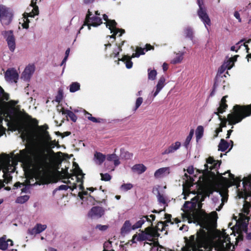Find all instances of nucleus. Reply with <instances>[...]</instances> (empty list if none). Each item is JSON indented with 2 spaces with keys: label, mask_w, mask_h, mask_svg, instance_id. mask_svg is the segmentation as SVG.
<instances>
[{
  "label": "nucleus",
  "mask_w": 251,
  "mask_h": 251,
  "mask_svg": "<svg viewBox=\"0 0 251 251\" xmlns=\"http://www.w3.org/2000/svg\"><path fill=\"white\" fill-rule=\"evenodd\" d=\"M193 134H194V130L192 129V130H190L189 134L187 137V138L186 139V140L185 141L184 146L185 147H187V146L190 143V141H191V139H192V138L193 137Z\"/></svg>",
  "instance_id": "obj_42"
},
{
  "label": "nucleus",
  "mask_w": 251,
  "mask_h": 251,
  "mask_svg": "<svg viewBox=\"0 0 251 251\" xmlns=\"http://www.w3.org/2000/svg\"><path fill=\"white\" fill-rule=\"evenodd\" d=\"M183 53L176 54V56L172 60L173 64H177L180 63L183 60Z\"/></svg>",
  "instance_id": "obj_40"
},
{
  "label": "nucleus",
  "mask_w": 251,
  "mask_h": 251,
  "mask_svg": "<svg viewBox=\"0 0 251 251\" xmlns=\"http://www.w3.org/2000/svg\"><path fill=\"white\" fill-rule=\"evenodd\" d=\"M68 188H69V185H62L59 186V190H67Z\"/></svg>",
  "instance_id": "obj_58"
},
{
  "label": "nucleus",
  "mask_w": 251,
  "mask_h": 251,
  "mask_svg": "<svg viewBox=\"0 0 251 251\" xmlns=\"http://www.w3.org/2000/svg\"><path fill=\"white\" fill-rule=\"evenodd\" d=\"M104 213V210L103 208L99 206H95L91 209L88 214V216L92 219H98L103 215Z\"/></svg>",
  "instance_id": "obj_15"
},
{
  "label": "nucleus",
  "mask_w": 251,
  "mask_h": 251,
  "mask_svg": "<svg viewBox=\"0 0 251 251\" xmlns=\"http://www.w3.org/2000/svg\"><path fill=\"white\" fill-rule=\"evenodd\" d=\"M44 145L49 148H53L56 146L57 143L55 140L52 141L51 139L49 142L45 143Z\"/></svg>",
  "instance_id": "obj_47"
},
{
  "label": "nucleus",
  "mask_w": 251,
  "mask_h": 251,
  "mask_svg": "<svg viewBox=\"0 0 251 251\" xmlns=\"http://www.w3.org/2000/svg\"><path fill=\"white\" fill-rule=\"evenodd\" d=\"M4 133V128L0 126V136L2 135Z\"/></svg>",
  "instance_id": "obj_63"
},
{
  "label": "nucleus",
  "mask_w": 251,
  "mask_h": 251,
  "mask_svg": "<svg viewBox=\"0 0 251 251\" xmlns=\"http://www.w3.org/2000/svg\"><path fill=\"white\" fill-rule=\"evenodd\" d=\"M132 229V226L129 220H126L124 223L121 229V233L123 235L128 234Z\"/></svg>",
  "instance_id": "obj_21"
},
{
  "label": "nucleus",
  "mask_w": 251,
  "mask_h": 251,
  "mask_svg": "<svg viewBox=\"0 0 251 251\" xmlns=\"http://www.w3.org/2000/svg\"><path fill=\"white\" fill-rule=\"evenodd\" d=\"M251 205L249 202L245 201L243 207V212L244 213L240 214L238 219H235L236 224L234 226L238 232L246 231L247 227L248 224L249 219L246 216L249 214V208Z\"/></svg>",
  "instance_id": "obj_5"
},
{
  "label": "nucleus",
  "mask_w": 251,
  "mask_h": 251,
  "mask_svg": "<svg viewBox=\"0 0 251 251\" xmlns=\"http://www.w3.org/2000/svg\"><path fill=\"white\" fill-rule=\"evenodd\" d=\"M251 106L236 105L227 115L226 118H222L221 116H219V119L221 121L220 127H226L227 122L230 125H234L241 122L243 119L251 115V109H250Z\"/></svg>",
  "instance_id": "obj_3"
},
{
  "label": "nucleus",
  "mask_w": 251,
  "mask_h": 251,
  "mask_svg": "<svg viewBox=\"0 0 251 251\" xmlns=\"http://www.w3.org/2000/svg\"><path fill=\"white\" fill-rule=\"evenodd\" d=\"M234 65V61L233 59H229L226 62H225L222 66V68H224V69H227L230 70Z\"/></svg>",
  "instance_id": "obj_38"
},
{
  "label": "nucleus",
  "mask_w": 251,
  "mask_h": 251,
  "mask_svg": "<svg viewBox=\"0 0 251 251\" xmlns=\"http://www.w3.org/2000/svg\"><path fill=\"white\" fill-rule=\"evenodd\" d=\"M111 242L107 241L105 242L103 245V251H114L113 250H109L111 247Z\"/></svg>",
  "instance_id": "obj_49"
},
{
  "label": "nucleus",
  "mask_w": 251,
  "mask_h": 251,
  "mask_svg": "<svg viewBox=\"0 0 251 251\" xmlns=\"http://www.w3.org/2000/svg\"><path fill=\"white\" fill-rule=\"evenodd\" d=\"M9 245L13 246V241L10 239L6 240L5 237H1L0 238V249L2 250H6Z\"/></svg>",
  "instance_id": "obj_23"
},
{
  "label": "nucleus",
  "mask_w": 251,
  "mask_h": 251,
  "mask_svg": "<svg viewBox=\"0 0 251 251\" xmlns=\"http://www.w3.org/2000/svg\"><path fill=\"white\" fill-rule=\"evenodd\" d=\"M170 173V168L169 167H162L158 169L154 173V177L156 179L163 178Z\"/></svg>",
  "instance_id": "obj_18"
},
{
  "label": "nucleus",
  "mask_w": 251,
  "mask_h": 251,
  "mask_svg": "<svg viewBox=\"0 0 251 251\" xmlns=\"http://www.w3.org/2000/svg\"><path fill=\"white\" fill-rule=\"evenodd\" d=\"M63 114H66L73 121L75 122L77 120V117L76 115L71 111L70 110H64V109L62 111Z\"/></svg>",
  "instance_id": "obj_35"
},
{
  "label": "nucleus",
  "mask_w": 251,
  "mask_h": 251,
  "mask_svg": "<svg viewBox=\"0 0 251 251\" xmlns=\"http://www.w3.org/2000/svg\"><path fill=\"white\" fill-rule=\"evenodd\" d=\"M187 172L189 174H192L194 173V168L192 166H190L187 170Z\"/></svg>",
  "instance_id": "obj_60"
},
{
  "label": "nucleus",
  "mask_w": 251,
  "mask_h": 251,
  "mask_svg": "<svg viewBox=\"0 0 251 251\" xmlns=\"http://www.w3.org/2000/svg\"><path fill=\"white\" fill-rule=\"evenodd\" d=\"M121 51V49L120 46L116 47L113 52L110 55L111 57H115L118 55L119 52Z\"/></svg>",
  "instance_id": "obj_51"
},
{
  "label": "nucleus",
  "mask_w": 251,
  "mask_h": 251,
  "mask_svg": "<svg viewBox=\"0 0 251 251\" xmlns=\"http://www.w3.org/2000/svg\"><path fill=\"white\" fill-rule=\"evenodd\" d=\"M47 228L46 225L37 224L33 228L29 230V233L31 235H36L39 234Z\"/></svg>",
  "instance_id": "obj_22"
},
{
  "label": "nucleus",
  "mask_w": 251,
  "mask_h": 251,
  "mask_svg": "<svg viewBox=\"0 0 251 251\" xmlns=\"http://www.w3.org/2000/svg\"><path fill=\"white\" fill-rule=\"evenodd\" d=\"M185 177L183 178L185 179V182L183 184V194L184 195L183 199L186 200L191 194L195 195V193L193 191H190L189 188L193 185V180L190 177L188 178V176L186 174H185Z\"/></svg>",
  "instance_id": "obj_14"
},
{
  "label": "nucleus",
  "mask_w": 251,
  "mask_h": 251,
  "mask_svg": "<svg viewBox=\"0 0 251 251\" xmlns=\"http://www.w3.org/2000/svg\"><path fill=\"white\" fill-rule=\"evenodd\" d=\"M106 159L109 162H113L115 166H117L121 163L119 157L114 153L108 154Z\"/></svg>",
  "instance_id": "obj_26"
},
{
  "label": "nucleus",
  "mask_w": 251,
  "mask_h": 251,
  "mask_svg": "<svg viewBox=\"0 0 251 251\" xmlns=\"http://www.w3.org/2000/svg\"><path fill=\"white\" fill-rule=\"evenodd\" d=\"M94 159L96 164L100 165L105 159V156L100 152H96L94 154Z\"/></svg>",
  "instance_id": "obj_30"
},
{
  "label": "nucleus",
  "mask_w": 251,
  "mask_h": 251,
  "mask_svg": "<svg viewBox=\"0 0 251 251\" xmlns=\"http://www.w3.org/2000/svg\"><path fill=\"white\" fill-rule=\"evenodd\" d=\"M28 17H29L26 13H24L23 14V17L21 19V21L20 22V24L21 25L23 28L24 29H28L29 27V23H30V21L28 19Z\"/></svg>",
  "instance_id": "obj_29"
},
{
  "label": "nucleus",
  "mask_w": 251,
  "mask_h": 251,
  "mask_svg": "<svg viewBox=\"0 0 251 251\" xmlns=\"http://www.w3.org/2000/svg\"><path fill=\"white\" fill-rule=\"evenodd\" d=\"M166 79L164 76H161L157 81V84L154 90L151 92V95L153 98H155L157 96L161 90L165 85Z\"/></svg>",
  "instance_id": "obj_17"
},
{
  "label": "nucleus",
  "mask_w": 251,
  "mask_h": 251,
  "mask_svg": "<svg viewBox=\"0 0 251 251\" xmlns=\"http://www.w3.org/2000/svg\"><path fill=\"white\" fill-rule=\"evenodd\" d=\"M48 128V126L47 125H44L42 126H38L36 130V136L37 138L43 140L44 144L49 142L51 139L49 132L47 131Z\"/></svg>",
  "instance_id": "obj_13"
},
{
  "label": "nucleus",
  "mask_w": 251,
  "mask_h": 251,
  "mask_svg": "<svg viewBox=\"0 0 251 251\" xmlns=\"http://www.w3.org/2000/svg\"><path fill=\"white\" fill-rule=\"evenodd\" d=\"M131 169L133 172L140 175L146 171L147 167L143 164H137L133 166Z\"/></svg>",
  "instance_id": "obj_25"
},
{
  "label": "nucleus",
  "mask_w": 251,
  "mask_h": 251,
  "mask_svg": "<svg viewBox=\"0 0 251 251\" xmlns=\"http://www.w3.org/2000/svg\"><path fill=\"white\" fill-rule=\"evenodd\" d=\"M163 70L164 71H166L168 69V64L166 63H164L162 65Z\"/></svg>",
  "instance_id": "obj_62"
},
{
  "label": "nucleus",
  "mask_w": 251,
  "mask_h": 251,
  "mask_svg": "<svg viewBox=\"0 0 251 251\" xmlns=\"http://www.w3.org/2000/svg\"><path fill=\"white\" fill-rule=\"evenodd\" d=\"M100 15V13L98 11H95V15H93L92 12L88 11L84 23L80 30L82 29L85 25L87 26L88 30H90L91 26L97 27L100 25L102 23L101 19L99 17Z\"/></svg>",
  "instance_id": "obj_7"
},
{
  "label": "nucleus",
  "mask_w": 251,
  "mask_h": 251,
  "mask_svg": "<svg viewBox=\"0 0 251 251\" xmlns=\"http://www.w3.org/2000/svg\"><path fill=\"white\" fill-rule=\"evenodd\" d=\"M152 47L150 45H147L146 49L138 48L135 53L132 55V57H138L140 55L145 54L146 51L152 49Z\"/></svg>",
  "instance_id": "obj_28"
},
{
  "label": "nucleus",
  "mask_w": 251,
  "mask_h": 251,
  "mask_svg": "<svg viewBox=\"0 0 251 251\" xmlns=\"http://www.w3.org/2000/svg\"><path fill=\"white\" fill-rule=\"evenodd\" d=\"M164 222H160L156 226V229L148 227L146 228L144 231H142L138 234H134L131 240L132 243H136L138 241H143L149 240L152 241L153 238H156L159 237L158 231H163L166 230V227L168 226V224H173L174 222L177 224L180 222L178 219H174V221H172L171 215L170 214H165Z\"/></svg>",
  "instance_id": "obj_2"
},
{
  "label": "nucleus",
  "mask_w": 251,
  "mask_h": 251,
  "mask_svg": "<svg viewBox=\"0 0 251 251\" xmlns=\"http://www.w3.org/2000/svg\"><path fill=\"white\" fill-rule=\"evenodd\" d=\"M143 100L141 97H139L137 99L135 102V107L134 110H136L139 106L142 104Z\"/></svg>",
  "instance_id": "obj_50"
},
{
  "label": "nucleus",
  "mask_w": 251,
  "mask_h": 251,
  "mask_svg": "<svg viewBox=\"0 0 251 251\" xmlns=\"http://www.w3.org/2000/svg\"><path fill=\"white\" fill-rule=\"evenodd\" d=\"M84 113L86 116V117L90 121L94 122V123H98L100 122V121L97 119L96 118L92 117V115L87 112V111L84 110Z\"/></svg>",
  "instance_id": "obj_43"
},
{
  "label": "nucleus",
  "mask_w": 251,
  "mask_h": 251,
  "mask_svg": "<svg viewBox=\"0 0 251 251\" xmlns=\"http://www.w3.org/2000/svg\"><path fill=\"white\" fill-rule=\"evenodd\" d=\"M146 221H150L148 216H143L140 220H139L135 224L132 225V229L135 230L136 229L140 228L142 225L145 223Z\"/></svg>",
  "instance_id": "obj_27"
},
{
  "label": "nucleus",
  "mask_w": 251,
  "mask_h": 251,
  "mask_svg": "<svg viewBox=\"0 0 251 251\" xmlns=\"http://www.w3.org/2000/svg\"><path fill=\"white\" fill-rule=\"evenodd\" d=\"M81 191L78 192V196L80 198V199H83V195H86L87 194V192L86 191H83V187L82 186V189L80 190Z\"/></svg>",
  "instance_id": "obj_54"
},
{
  "label": "nucleus",
  "mask_w": 251,
  "mask_h": 251,
  "mask_svg": "<svg viewBox=\"0 0 251 251\" xmlns=\"http://www.w3.org/2000/svg\"><path fill=\"white\" fill-rule=\"evenodd\" d=\"M221 163L214 160L212 157H209L206 160V163L204 164V169L201 170L202 175L199 177L198 181L200 189L202 190L207 189V191L204 194H198L197 196L191 198V201H187L183 205V213L182 215L183 221H187L189 223L195 222V217L193 211L196 208H201V201L204 200L206 196H209L212 193L211 188L217 182H220L226 187L232 185L238 186L240 182V179L235 178L233 175L229 174V178L223 177L220 175V180H217L216 178V174H218V169L220 167Z\"/></svg>",
  "instance_id": "obj_1"
},
{
  "label": "nucleus",
  "mask_w": 251,
  "mask_h": 251,
  "mask_svg": "<svg viewBox=\"0 0 251 251\" xmlns=\"http://www.w3.org/2000/svg\"><path fill=\"white\" fill-rule=\"evenodd\" d=\"M97 228H99L100 230H104L106 229L107 226H101V225H98L97 226Z\"/></svg>",
  "instance_id": "obj_59"
},
{
  "label": "nucleus",
  "mask_w": 251,
  "mask_h": 251,
  "mask_svg": "<svg viewBox=\"0 0 251 251\" xmlns=\"http://www.w3.org/2000/svg\"><path fill=\"white\" fill-rule=\"evenodd\" d=\"M18 77V73L13 69L8 70L5 74V78L6 81L10 82H16Z\"/></svg>",
  "instance_id": "obj_16"
},
{
  "label": "nucleus",
  "mask_w": 251,
  "mask_h": 251,
  "mask_svg": "<svg viewBox=\"0 0 251 251\" xmlns=\"http://www.w3.org/2000/svg\"><path fill=\"white\" fill-rule=\"evenodd\" d=\"M228 144L224 139H221V142L218 146L219 151H225L228 148Z\"/></svg>",
  "instance_id": "obj_34"
},
{
  "label": "nucleus",
  "mask_w": 251,
  "mask_h": 251,
  "mask_svg": "<svg viewBox=\"0 0 251 251\" xmlns=\"http://www.w3.org/2000/svg\"><path fill=\"white\" fill-rule=\"evenodd\" d=\"M222 128L221 127H219L218 129H216V136H217L218 135V134L219 133V132H222Z\"/></svg>",
  "instance_id": "obj_64"
},
{
  "label": "nucleus",
  "mask_w": 251,
  "mask_h": 251,
  "mask_svg": "<svg viewBox=\"0 0 251 251\" xmlns=\"http://www.w3.org/2000/svg\"><path fill=\"white\" fill-rule=\"evenodd\" d=\"M83 176L82 171L78 167H76L74 170V174L69 176L64 182L69 185V188L72 190L77 187H78L79 190H81Z\"/></svg>",
  "instance_id": "obj_4"
},
{
  "label": "nucleus",
  "mask_w": 251,
  "mask_h": 251,
  "mask_svg": "<svg viewBox=\"0 0 251 251\" xmlns=\"http://www.w3.org/2000/svg\"><path fill=\"white\" fill-rule=\"evenodd\" d=\"M35 71L33 65H28L25 69L22 74V77L25 80L28 79Z\"/></svg>",
  "instance_id": "obj_20"
},
{
  "label": "nucleus",
  "mask_w": 251,
  "mask_h": 251,
  "mask_svg": "<svg viewBox=\"0 0 251 251\" xmlns=\"http://www.w3.org/2000/svg\"><path fill=\"white\" fill-rule=\"evenodd\" d=\"M243 42L242 40H241L238 43L236 44L235 46H233L230 48V50L231 51H235L236 52L240 49V47L238 46L239 44Z\"/></svg>",
  "instance_id": "obj_52"
},
{
  "label": "nucleus",
  "mask_w": 251,
  "mask_h": 251,
  "mask_svg": "<svg viewBox=\"0 0 251 251\" xmlns=\"http://www.w3.org/2000/svg\"><path fill=\"white\" fill-rule=\"evenodd\" d=\"M157 199H158V201H159V202L161 203H162L164 205L163 209L159 211V212H162V211H164L165 207L167 205L166 203V200H165L164 197L159 193L158 194V195L157 196Z\"/></svg>",
  "instance_id": "obj_41"
},
{
  "label": "nucleus",
  "mask_w": 251,
  "mask_h": 251,
  "mask_svg": "<svg viewBox=\"0 0 251 251\" xmlns=\"http://www.w3.org/2000/svg\"><path fill=\"white\" fill-rule=\"evenodd\" d=\"M227 200V194L226 190L224 192H217L215 195L212 199V202L214 206L216 207L217 211H220L224 205L225 202Z\"/></svg>",
  "instance_id": "obj_9"
},
{
  "label": "nucleus",
  "mask_w": 251,
  "mask_h": 251,
  "mask_svg": "<svg viewBox=\"0 0 251 251\" xmlns=\"http://www.w3.org/2000/svg\"><path fill=\"white\" fill-rule=\"evenodd\" d=\"M17 101H14V100H11L10 101L8 102V104L11 106L12 107V108L13 109V110L15 111V108L14 107L16 104L17 103Z\"/></svg>",
  "instance_id": "obj_55"
},
{
  "label": "nucleus",
  "mask_w": 251,
  "mask_h": 251,
  "mask_svg": "<svg viewBox=\"0 0 251 251\" xmlns=\"http://www.w3.org/2000/svg\"><path fill=\"white\" fill-rule=\"evenodd\" d=\"M100 175L101 176V180L107 181L110 180L111 179V176L109 174L101 173L100 174Z\"/></svg>",
  "instance_id": "obj_46"
},
{
  "label": "nucleus",
  "mask_w": 251,
  "mask_h": 251,
  "mask_svg": "<svg viewBox=\"0 0 251 251\" xmlns=\"http://www.w3.org/2000/svg\"><path fill=\"white\" fill-rule=\"evenodd\" d=\"M80 89V84L77 82H73L70 85V91L74 93Z\"/></svg>",
  "instance_id": "obj_37"
},
{
  "label": "nucleus",
  "mask_w": 251,
  "mask_h": 251,
  "mask_svg": "<svg viewBox=\"0 0 251 251\" xmlns=\"http://www.w3.org/2000/svg\"><path fill=\"white\" fill-rule=\"evenodd\" d=\"M234 16L236 19H237L239 22H241V19L240 18V15L238 11H235L234 13Z\"/></svg>",
  "instance_id": "obj_56"
},
{
  "label": "nucleus",
  "mask_w": 251,
  "mask_h": 251,
  "mask_svg": "<svg viewBox=\"0 0 251 251\" xmlns=\"http://www.w3.org/2000/svg\"><path fill=\"white\" fill-rule=\"evenodd\" d=\"M157 72L155 70H152L148 69V76L149 80H154L156 79L157 75Z\"/></svg>",
  "instance_id": "obj_33"
},
{
  "label": "nucleus",
  "mask_w": 251,
  "mask_h": 251,
  "mask_svg": "<svg viewBox=\"0 0 251 251\" xmlns=\"http://www.w3.org/2000/svg\"><path fill=\"white\" fill-rule=\"evenodd\" d=\"M63 90L62 89H59L57 95L55 98V101L58 102H60L61 100L63 99Z\"/></svg>",
  "instance_id": "obj_48"
},
{
  "label": "nucleus",
  "mask_w": 251,
  "mask_h": 251,
  "mask_svg": "<svg viewBox=\"0 0 251 251\" xmlns=\"http://www.w3.org/2000/svg\"><path fill=\"white\" fill-rule=\"evenodd\" d=\"M103 18L104 20L106 21V27H108L110 32L113 33L112 35L108 36V37L114 39L116 35L119 34L118 36H121L124 33V30L116 28L117 24L114 20H109L107 16L105 14L103 15Z\"/></svg>",
  "instance_id": "obj_11"
},
{
  "label": "nucleus",
  "mask_w": 251,
  "mask_h": 251,
  "mask_svg": "<svg viewBox=\"0 0 251 251\" xmlns=\"http://www.w3.org/2000/svg\"><path fill=\"white\" fill-rule=\"evenodd\" d=\"M251 42V39H249L247 42H246L244 43V47H245L246 49L247 50V52H248L249 48H248V46L246 45V44L249 43Z\"/></svg>",
  "instance_id": "obj_61"
},
{
  "label": "nucleus",
  "mask_w": 251,
  "mask_h": 251,
  "mask_svg": "<svg viewBox=\"0 0 251 251\" xmlns=\"http://www.w3.org/2000/svg\"><path fill=\"white\" fill-rule=\"evenodd\" d=\"M10 124L12 126L13 130H18L19 132H23L24 125L23 117L19 112H16L12 117H10Z\"/></svg>",
  "instance_id": "obj_8"
},
{
  "label": "nucleus",
  "mask_w": 251,
  "mask_h": 251,
  "mask_svg": "<svg viewBox=\"0 0 251 251\" xmlns=\"http://www.w3.org/2000/svg\"><path fill=\"white\" fill-rule=\"evenodd\" d=\"M226 96L224 97L221 101L220 105L219 108L217 109V112H215L214 114L219 116L220 114H222L224 111H225L226 109L227 105L226 104Z\"/></svg>",
  "instance_id": "obj_24"
},
{
  "label": "nucleus",
  "mask_w": 251,
  "mask_h": 251,
  "mask_svg": "<svg viewBox=\"0 0 251 251\" xmlns=\"http://www.w3.org/2000/svg\"><path fill=\"white\" fill-rule=\"evenodd\" d=\"M29 199V197L27 195H24L17 198L16 202L18 203L23 204L25 202Z\"/></svg>",
  "instance_id": "obj_39"
},
{
  "label": "nucleus",
  "mask_w": 251,
  "mask_h": 251,
  "mask_svg": "<svg viewBox=\"0 0 251 251\" xmlns=\"http://www.w3.org/2000/svg\"><path fill=\"white\" fill-rule=\"evenodd\" d=\"M204 129L202 126H199L196 130V136L197 140H200L203 136Z\"/></svg>",
  "instance_id": "obj_32"
},
{
  "label": "nucleus",
  "mask_w": 251,
  "mask_h": 251,
  "mask_svg": "<svg viewBox=\"0 0 251 251\" xmlns=\"http://www.w3.org/2000/svg\"><path fill=\"white\" fill-rule=\"evenodd\" d=\"M197 2L199 7L198 10V16L204 25L205 28H207V26H210L211 25L210 19L203 6V0H197Z\"/></svg>",
  "instance_id": "obj_10"
},
{
  "label": "nucleus",
  "mask_w": 251,
  "mask_h": 251,
  "mask_svg": "<svg viewBox=\"0 0 251 251\" xmlns=\"http://www.w3.org/2000/svg\"><path fill=\"white\" fill-rule=\"evenodd\" d=\"M42 0H32L30 4L31 7L38 6L37 4L39 3Z\"/></svg>",
  "instance_id": "obj_53"
},
{
  "label": "nucleus",
  "mask_w": 251,
  "mask_h": 251,
  "mask_svg": "<svg viewBox=\"0 0 251 251\" xmlns=\"http://www.w3.org/2000/svg\"><path fill=\"white\" fill-rule=\"evenodd\" d=\"M2 35L5 39L9 50L13 52L16 49V39L13 31L11 30L4 31L2 32Z\"/></svg>",
  "instance_id": "obj_12"
},
{
  "label": "nucleus",
  "mask_w": 251,
  "mask_h": 251,
  "mask_svg": "<svg viewBox=\"0 0 251 251\" xmlns=\"http://www.w3.org/2000/svg\"><path fill=\"white\" fill-rule=\"evenodd\" d=\"M181 146V143L176 141L174 143L171 144L167 148H166L162 153V155H166L170 153H174L179 149Z\"/></svg>",
  "instance_id": "obj_19"
},
{
  "label": "nucleus",
  "mask_w": 251,
  "mask_h": 251,
  "mask_svg": "<svg viewBox=\"0 0 251 251\" xmlns=\"http://www.w3.org/2000/svg\"><path fill=\"white\" fill-rule=\"evenodd\" d=\"M185 34H186V37L190 38V39H193V32L191 28H187L185 30Z\"/></svg>",
  "instance_id": "obj_45"
},
{
  "label": "nucleus",
  "mask_w": 251,
  "mask_h": 251,
  "mask_svg": "<svg viewBox=\"0 0 251 251\" xmlns=\"http://www.w3.org/2000/svg\"><path fill=\"white\" fill-rule=\"evenodd\" d=\"M32 9L31 12L26 13L28 16L31 18H34L35 16H37L39 14L38 6L32 7ZM26 13V12L25 13Z\"/></svg>",
  "instance_id": "obj_36"
},
{
  "label": "nucleus",
  "mask_w": 251,
  "mask_h": 251,
  "mask_svg": "<svg viewBox=\"0 0 251 251\" xmlns=\"http://www.w3.org/2000/svg\"><path fill=\"white\" fill-rule=\"evenodd\" d=\"M132 56L131 57H129L127 55H124L122 59H119V60H121L123 62H125V63L126 64V67L127 68V69H130L132 68V65H133V63L131 61V59L132 58Z\"/></svg>",
  "instance_id": "obj_31"
},
{
  "label": "nucleus",
  "mask_w": 251,
  "mask_h": 251,
  "mask_svg": "<svg viewBox=\"0 0 251 251\" xmlns=\"http://www.w3.org/2000/svg\"><path fill=\"white\" fill-rule=\"evenodd\" d=\"M133 156V154L131 153H129L128 152H125V157L126 159H130Z\"/></svg>",
  "instance_id": "obj_57"
},
{
  "label": "nucleus",
  "mask_w": 251,
  "mask_h": 251,
  "mask_svg": "<svg viewBox=\"0 0 251 251\" xmlns=\"http://www.w3.org/2000/svg\"><path fill=\"white\" fill-rule=\"evenodd\" d=\"M133 187V185L131 183H126L123 184L121 186V189L122 190L126 191L131 189Z\"/></svg>",
  "instance_id": "obj_44"
},
{
  "label": "nucleus",
  "mask_w": 251,
  "mask_h": 251,
  "mask_svg": "<svg viewBox=\"0 0 251 251\" xmlns=\"http://www.w3.org/2000/svg\"><path fill=\"white\" fill-rule=\"evenodd\" d=\"M13 10L7 6L0 4V22L3 26L9 25L14 18Z\"/></svg>",
  "instance_id": "obj_6"
}]
</instances>
